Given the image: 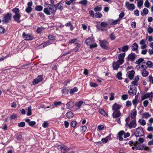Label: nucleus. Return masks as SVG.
Here are the masks:
<instances>
[{"label": "nucleus", "instance_id": "obj_60", "mask_svg": "<svg viewBox=\"0 0 153 153\" xmlns=\"http://www.w3.org/2000/svg\"><path fill=\"white\" fill-rule=\"evenodd\" d=\"M134 14L136 16H138L139 15V12L138 10H136L134 11Z\"/></svg>", "mask_w": 153, "mask_h": 153}, {"label": "nucleus", "instance_id": "obj_20", "mask_svg": "<svg viewBox=\"0 0 153 153\" xmlns=\"http://www.w3.org/2000/svg\"><path fill=\"white\" fill-rule=\"evenodd\" d=\"M121 20V19H118L116 20L110 19L109 20V23L111 25H115L117 24V22Z\"/></svg>", "mask_w": 153, "mask_h": 153}, {"label": "nucleus", "instance_id": "obj_4", "mask_svg": "<svg viewBox=\"0 0 153 153\" xmlns=\"http://www.w3.org/2000/svg\"><path fill=\"white\" fill-rule=\"evenodd\" d=\"M134 134L136 137H141L144 134L143 130L141 127H139L135 129Z\"/></svg>", "mask_w": 153, "mask_h": 153}, {"label": "nucleus", "instance_id": "obj_58", "mask_svg": "<svg viewBox=\"0 0 153 153\" xmlns=\"http://www.w3.org/2000/svg\"><path fill=\"white\" fill-rule=\"evenodd\" d=\"M61 104V102L60 101L55 102H54L53 105H52V106H53V105H55L56 106L59 105Z\"/></svg>", "mask_w": 153, "mask_h": 153}, {"label": "nucleus", "instance_id": "obj_38", "mask_svg": "<svg viewBox=\"0 0 153 153\" xmlns=\"http://www.w3.org/2000/svg\"><path fill=\"white\" fill-rule=\"evenodd\" d=\"M148 10L147 9L145 8L143 9V12H141V15L142 16H143L144 14H147L148 13Z\"/></svg>", "mask_w": 153, "mask_h": 153}, {"label": "nucleus", "instance_id": "obj_53", "mask_svg": "<svg viewBox=\"0 0 153 153\" xmlns=\"http://www.w3.org/2000/svg\"><path fill=\"white\" fill-rule=\"evenodd\" d=\"M79 3L85 5L87 3V1L86 0H82L80 1L79 2Z\"/></svg>", "mask_w": 153, "mask_h": 153}, {"label": "nucleus", "instance_id": "obj_16", "mask_svg": "<svg viewBox=\"0 0 153 153\" xmlns=\"http://www.w3.org/2000/svg\"><path fill=\"white\" fill-rule=\"evenodd\" d=\"M21 16L20 14H15L13 16L14 20L18 23H19L20 22V18Z\"/></svg>", "mask_w": 153, "mask_h": 153}, {"label": "nucleus", "instance_id": "obj_2", "mask_svg": "<svg viewBox=\"0 0 153 153\" xmlns=\"http://www.w3.org/2000/svg\"><path fill=\"white\" fill-rule=\"evenodd\" d=\"M48 6L44 9V12L46 15H50L51 14H54L56 10V6L53 5L45 4Z\"/></svg>", "mask_w": 153, "mask_h": 153}, {"label": "nucleus", "instance_id": "obj_63", "mask_svg": "<svg viewBox=\"0 0 153 153\" xmlns=\"http://www.w3.org/2000/svg\"><path fill=\"white\" fill-rule=\"evenodd\" d=\"M114 94L113 93H111L110 94V98L109 100H112L114 99Z\"/></svg>", "mask_w": 153, "mask_h": 153}, {"label": "nucleus", "instance_id": "obj_3", "mask_svg": "<svg viewBox=\"0 0 153 153\" xmlns=\"http://www.w3.org/2000/svg\"><path fill=\"white\" fill-rule=\"evenodd\" d=\"M129 144L131 146H134V147H132V149H136L137 150H147L149 148L148 147L144 146H142L138 142L136 141L134 142L132 141H130L129 142Z\"/></svg>", "mask_w": 153, "mask_h": 153}, {"label": "nucleus", "instance_id": "obj_27", "mask_svg": "<svg viewBox=\"0 0 153 153\" xmlns=\"http://www.w3.org/2000/svg\"><path fill=\"white\" fill-rule=\"evenodd\" d=\"M22 133H20L16 134L15 135L16 138L18 140H21L22 138Z\"/></svg>", "mask_w": 153, "mask_h": 153}, {"label": "nucleus", "instance_id": "obj_25", "mask_svg": "<svg viewBox=\"0 0 153 153\" xmlns=\"http://www.w3.org/2000/svg\"><path fill=\"white\" fill-rule=\"evenodd\" d=\"M73 43H79L77 39L76 38H75L74 39H72L69 40V44H71Z\"/></svg>", "mask_w": 153, "mask_h": 153}, {"label": "nucleus", "instance_id": "obj_19", "mask_svg": "<svg viewBox=\"0 0 153 153\" xmlns=\"http://www.w3.org/2000/svg\"><path fill=\"white\" fill-rule=\"evenodd\" d=\"M121 64H120L119 62H118L117 61L115 62H114L113 64V67L114 70H117L118 69L120 65Z\"/></svg>", "mask_w": 153, "mask_h": 153}, {"label": "nucleus", "instance_id": "obj_22", "mask_svg": "<svg viewBox=\"0 0 153 153\" xmlns=\"http://www.w3.org/2000/svg\"><path fill=\"white\" fill-rule=\"evenodd\" d=\"M74 102L73 101H70L68 102L66 104V107L68 108H72L74 105Z\"/></svg>", "mask_w": 153, "mask_h": 153}, {"label": "nucleus", "instance_id": "obj_46", "mask_svg": "<svg viewBox=\"0 0 153 153\" xmlns=\"http://www.w3.org/2000/svg\"><path fill=\"white\" fill-rule=\"evenodd\" d=\"M100 25L101 27H105L108 25V24L107 22H102L101 23Z\"/></svg>", "mask_w": 153, "mask_h": 153}, {"label": "nucleus", "instance_id": "obj_24", "mask_svg": "<svg viewBox=\"0 0 153 153\" xmlns=\"http://www.w3.org/2000/svg\"><path fill=\"white\" fill-rule=\"evenodd\" d=\"M138 48V45L135 43H134L131 47L133 51H137Z\"/></svg>", "mask_w": 153, "mask_h": 153}, {"label": "nucleus", "instance_id": "obj_57", "mask_svg": "<svg viewBox=\"0 0 153 153\" xmlns=\"http://www.w3.org/2000/svg\"><path fill=\"white\" fill-rule=\"evenodd\" d=\"M102 9V7H97L94 8V10L95 12H97L101 11Z\"/></svg>", "mask_w": 153, "mask_h": 153}, {"label": "nucleus", "instance_id": "obj_51", "mask_svg": "<svg viewBox=\"0 0 153 153\" xmlns=\"http://www.w3.org/2000/svg\"><path fill=\"white\" fill-rule=\"evenodd\" d=\"M149 81L153 84V77L152 75H150L148 77Z\"/></svg>", "mask_w": 153, "mask_h": 153}, {"label": "nucleus", "instance_id": "obj_59", "mask_svg": "<svg viewBox=\"0 0 153 153\" xmlns=\"http://www.w3.org/2000/svg\"><path fill=\"white\" fill-rule=\"evenodd\" d=\"M144 5L147 7H149L150 5V3L148 0H146L145 2Z\"/></svg>", "mask_w": 153, "mask_h": 153}, {"label": "nucleus", "instance_id": "obj_64", "mask_svg": "<svg viewBox=\"0 0 153 153\" xmlns=\"http://www.w3.org/2000/svg\"><path fill=\"white\" fill-rule=\"evenodd\" d=\"M131 105V102L130 101L128 100L126 102V106L127 107H129Z\"/></svg>", "mask_w": 153, "mask_h": 153}, {"label": "nucleus", "instance_id": "obj_1", "mask_svg": "<svg viewBox=\"0 0 153 153\" xmlns=\"http://www.w3.org/2000/svg\"><path fill=\"white\" fill-rule=\"evenodd\" d=\"M139 80V76H137L134 79V81L131 82V85H130L129 89L128 91V93L130 95L133 96L136 94L137 93L136 86L137 85Z\"/></svg>", "mask_w": 153, "mask_h": 153}, {"label": "nucleus", "instance_id": "obj_12", "mask_svg": "<svg viewBox=\"0 0 153 153\" xmlns=\"http://www.w3.org/2000/svg\"><path fill=\"white\" fill-rule=\"evenodd\" d=\"M136 68L137 70L142 71L146 70L147 68V66L146 64H139L137 65Z\"/></svg>", "mask_w": 153, "mask_h": 153}, {"label": "nucleus", "instance_id": "obj_21", "mask_svg": "<svg viewBox=\"0 0 153 153\" xmlns=\"http://www.w3.org/2000/svg\"><path fill=\"white\" fill-rule=\"evenodd\" d=\"M124 134V131H120L118 134V139L122 141L123 140V138L122 137V136Z\"/></svg>", "mask_w": 153, "mask_h": 153}, {"label": "nucleus", "instance_id": "obj_11", "mask_svg": "<svg viewBox=\"0 0 153 153\" xmlns=\"http://www.w3.org/2000/svg\"><path fill=\"white\" fill-rule=\"evenodd\" d=\"M22 36L25 40H32L33 39V36L31 35L26 34L25 32L23 33Z\"/></svg>", "mask_w": 153, "mask_h": 153}, {"label": "nucleus", "instance_id": "obj_31", "mask_svg": "<svg viewBox=\"0 0 153 153\" xmlns=\"http://www.w3.org/2000/svg\"><path fill=\"white\" fill-rule=\"evenodd\" d=\"M51 43L50 41H48L44 43L43 44H41L40 46L41 47H42V46L43 47H44L50 45Z\"/></svg>", "mask_w": 153, "mask_h": 153}, {"label": "nucleus", "instance_id": "obj_45", "mask_svg": "<svg viewBox=\"0 0 153 153\" xmlns=\"http://www.w3.org/2000/svg\"><path fill=\"white\" fill-rule=\"evenodd\" d=\"M143 118H147L148 117H150L151 116L150 115L147 113H145L143 114L142 115Z\"/></svg>", "mask_w": 153, "mask_h": 153}, {"label": "nucleus", "instance_id": "obj_35", "mask_svg": "<svg viewBox=\"0 0 153 153\" xmlns=\"http://www.w3.org/2000/svg\"><path fill=\"white\" fill-rule=\"evenodd\" d=\"M138 103V100L136 96H135V98L132 100V103L135 107H136L137 104Z\"/></svg>", "mask_w": 153, "mask_h": 153}, {"label": "nucleus", "instance_id": "obj_50", "mask_svg": "<svg viewBox=\"0 0 153 153\" xmlns=\"http://www.w3.org/2000/svg\"><path fill=\"white\" fill-rule=\"evenodd\" d=\"M95 16L97 18H100L102 16V14L100 13L96 12L95 14Z\"/></svg>", "mask_w": 153, "mask_h": 153}, {"label": "nucleus", "instance_id": "obj_37", "mask_svg": "<svg viewBox=\"0 0 153 153\" xmlns=\"http://www.w3.org/2000/svg\"><path fill=\"white\" fill-rule=\"evenodd\" d=\"M78 91V89L77 87H75L73 89H70V93L71 94H72L74 93L77 92Z\"/></svg>", "mask_w": 153, "mask_h": 153}, {"label": "nucleus", "instance_id": "obj_6", "mask_svg": "<svg viewBox=\"0 0 153 153\" xmlns=\"http://www.w3.org/2000/svg\"><path fill=\"white\" fill-rule=\"evenodd\" d=\"M153 93L152 92L150 93H147L144 94L143 96L141 97V100H143L145 99L149 98V100L152 101V97H153Z\"/></svg>", "mask_w": 153, "mask_h": 153}, {"label": "nucleus", "instance_id": "obj_8", "mask_svg": "<svg viewBox=\"0 0 153 153\" xmlns=\"http://www.w3.org/2000/svg\"><path fill=\"white\" fill-rule=\"evenodd\" d=\"M125 55L126 53H120L118 55V59L117 61L118 62H119V63H120V64H122L124 62V58Z\"/></svg>", "mask_w": 153, "mask_h": 153}, {"label": "nucleus", "instance_id": "obj_9", "mask_svg": "<svg viewBox=\"0 0 153 153\" xmlns=\"http://www.w3.org/2000/svg\"><path fill=\"white\" fill-rule=\"evenodd\" d=\"M125 6L128 10H133L135 8V6L133 4H130L128 2H126L125 3Z\"/></svg>", "mask_w": 153, "mask_h": 153}, {"label": "nucleus", "instance_id": "obj_26", "mask_svg": "<svg viewBox=\"0 0 153 153\" xmlns=\"http://www.w3.org/2000/svg\"><path fill=\"white\" fill-rule=\"evenodd\" d=\"M31 106H29L27 109V116H30L32 114V112L31 110Z\"/></svg>", "mask_w": 153, "mask_h": 153}, {"label": "nucleus", "instance_id": "obj_5", "mask_svg": "<svg viewBox=\"0 0 153 153\" xmlns=\"http://www.w3.org/2000/svg\"><path fill=\"white\" fill-rule=\"evenodd\" d=\"M12 15L10 13H8L4 15L3 18L2 22L4 23L7 24L9 21L10 20Z\"/></svg>", "mask_w": 153, "mask_h": 153}, {"label": "nucleus", "instance_id": "obj_41", "mask_svg": "<svg viewBox=\"0 0 153 153\" xmlns=\"http://www.w3.org/2000/svg\"><path fill=\"white\" fill-rule=\"evenodd\" d=\"M143 0H140L137 2V6L140 8H141V6L143 4Z\"/></svg>", "mask_w": 153, "mask_h": 153}, {"label": "nucleus", "instance_id": "obj_47", "mask_svg": "<svg viewBox=\"0 0 153 153\" xmlns=\"http://www.w3.org/2000/svg\"><path fill=\"white\" fill-rule=\"evenodd\" d=\"M144 60L142 58H140L139 59L137 60L136 61V64H139L141 63L144 61Z\"/></svg>", "mask_w": 153, "mask_h": 153}, {"label": "nucleus", "instance_id": "obj_34", "mask_svg": "<svg viewBox=\"0 0 153 153\" xmlns=\"http://www.w3.org/2000/svg\"><path fill=\"white\" fill-rule=\"evenodd\" d=\"M43 7L40 5H38L36 7L35 10L38 11H42L43 9Z\"/></svg>", "mask_w": 153, "mask_h": 153}, {"label": "nucleus", "instance_id": "obj_14", "mask_svg": "<svg viewBox=\"0 0 153 153\" xmlns=\"http://www.w3.org/2000/svg\"><path fill=\"white\" fill-rule=\"evenodd\" d=\"M136 55L134 53H131L128 55L127 58L128 61H133L135 59Z\"/></svg>", "mask_w": 153, "mask_h": 153}, {"label": "nucleus", "instance_id": "obj_54", "mask_svg": "<svg viewBox=\"0 0 153 153\" xmlns=\"http://www.w3.org/2000/svg\"><path fill=\"white\" fill-rule=\"evenodd\" d=\"M139 122L140 124H146V121L143 119H140Z\"/></svg>", "mask_w": 153, "mask_h": 153}, {"label": "nucleus", "instance_id": "obj_48", "mask_svg": "<svg viewBox=\"0 0 153 153\" xmlns=\"http://www.w3.org/2000/svg\"><path fill=\"white\" fill-rule=\"evenodd\" d=\"M122 73L121 72H119L117 73V76L118 79H122Z\"/></svg>", "mask_w": 153, "mask_h": 153}, {"label": "nucleus", "instance_id": "obj_33", "mask_svg": "<svg viewBox=\"0 0 153 153\" xmlns=\"http://www.w3.org/2000/svg\"><path fill=\"white\" fill-rule=\"evenodd\" d=\"M12 11L15 13V14H20L19 13V10L18 8L15 7L13 9H12Z\"/></svg>", "mask_w": 153, "mask_h": 153}, {"label": "nucleus", "instance_id": "obj_43", "mask_svg": "<svg viewBox=\"0 0 153 153\" xmlns=\"http://www.w3.org/2000/svg\"><path fill=\"white\" fill-rule=\"evenodd\" d=\"M25 121L27 122L29 124H35L36 122L34 121H32L30 122V119H27L25 120Z\"/></svg>", "mask_w": 153, "mask_h": 153}, {"label": "nucleus", "instance_id": "obj_32", "mask_svg": "<svg viewBox=\"0 0 153 153\" xmlns=\"http://www.w3.org/2000/svg\"><path fill=\"white\" fill-rule=\"evenodd\" d=\"M84 103V102L82 101H79L76 103L75 105L77 107H78V108H79L80 106Z\"/></svg>", "mask_w": 153, "mask_h": 153}, {"label": "nucleus", "instance_id": "obj_15", "mask_svg": "<svg viewBox=\"0 0 153 153\" xmlns=\"http://www.w3.org/2000/svg\"><path fill=\"white\" fill-rule=\"evenodd\" d=\"M121 115V113L119 111H114L112 114L113 118L119 117Z\"/></svg>", "mask_w": 153, "mask_h": 153}, {"label": "nucleus", "instance_id": "obj_44", "mask_svg": "<svg viewBox=\"0 0 153 153\" xmlns=\"http://www.w3.org/2000/svg\"><path fill=\"white\" fill-rule=\"evenodd\" d=\"M128 49V45H125L122 48V51L123 52H125L127 51Z\"/></svg>", "mask_w": 153, "mask_h": 153}, {"label": "nucleus", "instance_id": "obj_52", "mask_svg": "<svg viewBox=\"0 0 153 153\" xmlns=\"http://www.w3.org/2000/svg\"><path fill=\"white\" fill-rule=\"evenodd\" d=\"M90 86L93 87H97L98 86V85L95 83L91 82L90 83Z\"/></svg>", "mask_w": 153, "mask_h": 153}, {"label": "nucleus", "instance_id": "obj_13", "mask_svg": "<svg viewBox=\"0 0 153 153\" xmlns=\"http://www.w3.org/2000/svg\"><path fill=\"white\" fill-rule=\"evenodd\" d=\"M43 79L42 76V75H39L37 78L34 79L33 81V85H35L38 84L39 82L42 81Z\"/></svg>", "mask_w": 153, "mask_h": 153}, {"label": "nucleus", "instance_id": "obj_39", "mask_svg": "<svg viewBox=\"0 0 153 153\" xmlns=\"http://www.w3.org/2000/svg\"><path fill=\"white\" fill-rule=\"evenodd\" d=\"M143 71L142 72L141 74L143 77L146 76H148L149 74V73L148 71L146 70Z\"/></svg>", "mask_w": 153, "mask_h": 153}, {"label": "nucleus", "instance_id": "obj_18", "mask_svg": "<svg viewBox=\"0 0 153 153\" xmlns=\"http://www.w3.org/2000/svg\"><path fill=\"white\" fill-rule=\"evenodd\" d=\"M120 108V106L119 105L115 103L112 106V109L114 111H118Z\"/></svg>", "mask_w": 153, "mask_h": 153}, {"label": "nucleus", "instance_id": "obj_62", "mask_svg": "<svg viewBox=\"0 0 153 153\" xmlns=\"http://www.w3.org/2000/svg\"><path fill=\"white\" fill-rule=\"evenodd\" d=\"M124 15L125 14L123 12L121 13L119 15V18L118 19H121V20L122 18L124 16Z\"/></svg>", "mask_w": 153, "mask_h": 153}, {"label": "nucleus", "instance_id": "obj_49", "mask_svg": "<svg viewBox=\"0 0 153 153\" xmlns=\"http://www.w3.org/2000/svg\"><path fill=\"white\" fill-rule=\"evenodd\" d=\"M147 31L149 34H151L153 32V28L149 27L148 28Z\"/></svg>", "mask_w": 153, "mask_h": 153}, {"label": "nucleus", "instance_id": "obj_55", "mask_svg": "<svg viewBox=\"0 0 153 153\" xmlns=\"http://www.w3.org/2000/svg\"><path fill=\"white\" fill-rule=\"evenodd\" d=\"M17 116L16 114H13L10 115V118L11 120H15L17 118Z\"/></svg>", "mask_w": 153, "mask_h": 153}, {"label": "nucleus", "instance_id": "obj_23", "mask_svg": "<svg viewBox=\"0 0 153 153\" xmlns=\"http://www.w3.org/2000/svg\"><path fill=\"white\" fill-rule=\"evenodd\" d=\"M137 114V111L135 109H133L131 114V117L133 118H134Z\"/></svg>", "mask_w": 153, "mask_h": 153}, {"label": "nucleus", "instance_id": "obj_28", "mask_svg": "<svg viewBox=\"0 0 153 153\" xmlns=\"http://www.w3.org/2000/svg\"><path fill=\"white\" fill-rule=\"evenodd\" d=\"M66 116L68 118H71L73 117L74 115L72 112L71 111H69L66 114Z\"/></svg>", "mask_w": 153, "mask_h": 153}, {"label": "nucleus", "instance_id": "obj_29", "mask_svg": "<svg viewBox=\"0 0 153 153\" xmlns=\"http://www.w3.org/2000/svg\"><path fill=\"white\" fill-rule=\"evenodd\" d=\"M75 45L76 46L75 48H74V51L75 52H77L79 49L80 45L79 43H76L75 44Z\"/></svg>", "mask_w": 153, "mask_h": 153}, {"label": "nucleus", "instance_id": "obj_30", "mask_svg": "<svg viewBox=\"0 0 153 153\" xmlns=\"http://www.w3.org/2000/svg\"><path fill=\"white\" fill-rule=\"evenodd\" d=\"M93 42V40L91 38L87 39L85 40V43L88 45H90Z\"/></svg>", "mask_w": 153, "mask_h": 153}, {"label": "nucleus", "instance_id": "obj_42", "mask_svg": "<svg viewBox=\"0 0 153 153\" xmlns=\"http://www.w3.org/2000/svg\"><path fill=\"white\" fill-rule=\"evenodd\" d=\"M99 112L102 115L106 116H108V114L102 109H100L99 110Z\"/></svg>", "mask_w": 153, "mask_h": 153}, {"label": "nucleus", "instance_id": "obj_36", "mask_svg": "<svg viewBox=\"0 0 153 153\" xmlns=\"http://www.w3.org/2000/svg\"><path fill=\"white\" fill-rule=\"evenodd\" d=\"M80 130L82 132H85L87 129V127L85 126H80L79 128Z\"/></svg>", "mask_w": 153, "mask_h": 153}, {"label": "nucleus", "instance_id": "obj_10", "mask_svg": "<svg viewBox=\"0 0 153 153\" xmlns=\"http://www.w3.org/2000/svg\"><path fill=\"white\" fill-rule=\"evenodd\" d=\"M58 149H60L62 153H65L68 151V149L65 146L58 145Z\"/></svg>", "mask_w": 153, "mask_h": 153}, {"label": "nucleus", "instance_id": "obj_17", "mask_svg": "<svg viewBox=\"0 0 153 153\" xmlns=\"http://www.w3.org/2000/svg\"><path fill=\"white\" fill-rule=\"evenodd\" d=\"M134 74L135 73L134 71H130L128 72V77L130 79H132L134 77Z\"/></svg>", "mask_w": 153, "mask_h": 153}, {"label": "nucleus", "instance_id": "obj_7", "mask_svg": "<svg viewBox=\"0 0 153 153\" xmlns=\"http://www.w3.org/2000/svg\"><path fill=\"white\" fill-rule=\"evenodd\" d=\"M99 41L100 45L102 48L105 49H108V43L106 40H100Z\"/></svg>", "mask_w": 153, "mask_h": 153}, {"label": "nucleus", "instance_id": "obj_61", "mask_svg": "<svg viewBox=\"0 0 153 153\" xmlns=\"http://www.w3.org/2000/svg\"><path fill=\"white\" fill-rule=\"evenodd\" d=\"M128 98V95L127 94H124L122 96V99L126 100Z\"/></svg>", "mask_w": 153, "mask_h": 153}, {"label": "nucleus", "instance_id": "obj_56", "mask_svg": "<svg viewBox=\"0 0 153 153\" xmlns=\"http://www.w3.org/2000/svg\"><path fill=\"white\" fill-rule=\"evenodd\" d=\"M32 8L31 7H28L25 10L26 11L27 13H30L32 10Z\"/></svg>", "mask_w": 153, "mask_h": 153}, {"label": "nucleus", "instance_id": "obj_40", "mask_svg": "<svg viewBox=\"0 0 153 153\" xmlns=\"http://www.w3.org/2000/svg\"><path fill=\"white\" fill-rule=\"evenodd\" d=\"M146 65H147V66L149 68H153V64L152 62L150 61H148L146 63Z\"/></svg>", "mask_w": 153, "mask_h": 153}]
</instances>
